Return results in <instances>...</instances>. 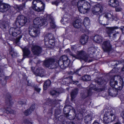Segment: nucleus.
<instances>
[{
    "label": "nucleus",
    "instance_id": "7",
    "mask_svg": "<svg viewBox=\"0 0 124 124\" xmlns=\"http://www.w3.org/2000/svg\"><path fill=\"white\" fill-rule=\"evenodd\" d=\"M46 23L45 19L43 20L42 17H37L34 19L33 21L34 26L38 28L45 25Z\"/></svg>",
    "mask_w": 124,
    "mask_h": 124
},
{
    "label": "nucleus",
    "instance_id": "19",
    "mask_svg": "<svg viewBox=\"0 0 124 124\" xmlns=\"http://www.w3.org/2000/svg\"><path fill=\"white\" fill-rule=\"evenodd\" d=\"M46 20H47V23H50V26L52 28H55V25L54 21V19L52 17L50 16H47Z\"/></svg>",
    "mask_w": 124,
    "mask_h": 124
},
{
    "label": "nucleus",
    "instance_id": "33",
    "mask_svg": "<svg viewBox=\"0 0 124 124\" xmlns=\"http://www.w3.org/2000/svg\"><path fill=\"white\" fill-rule=\"evenodd\" d=\"M82 25L81 23L79 20H76L73 23V25L75 28H80Z\"/></svg>",
    "mask_w": 124,
    "mask_h": 124
},
{
    "label": "nucleus",
    "instance_id": "16",
    "mask_svg": "<svg viewBox=\"0 0 124 124\" xmlns=\"http://www.w3.org/2000/svg\"><path fill=\"white\" fill-rule=\"evenodd\" d=\"M4 112L6 113L7 114L10 113L11 114H15L16 113L15 111L12 110L10 108H7L5 110L4 109H0V115H2V114Z\"/></svg>",
    "mask_w": 124,
    "mask_h": 124
},
{
    "label": "nucleus",
    "instance_id": "35",
    "mask_svg": "<svg viewBox=\"0 0 124 124\" xmlns=\"http://www.w3.org/2000/svg\"><path fill=\"white\" fill-rule=\"evenodd\" d=\"M93 82L97 83L99 85H102L103 84H105L106 83V82L101 78H99L97 80H94Z\"/></svg>",
    "mask_w": 124,
    "mask_h": 124
},
{
    "label": "nucleus",
    "instance_id": "49",
    "mask_svg": "<svg viewBox=\"0 0 124 124\" xmlns=\"http://www.w3.org/2000/svg\"><path fill=\"white\" fill-rule=\"evenodd\" d=\"M124 62V61H116L115 62H116L115 63V64L114 65V66H116L117 65H118L119 64H121L122 63V64H123V62Z\"/></svg>",
    "mask_w": 124,
    "mask_h": 124
},
{
    "label": "nucleus",
    "instance_id": "5",
    "mask_svg": "<svg viewBox=\"0 0 124 124\" xmlns=\"http://www.w3.org/2000/svg\"><path fill=\"white\" fill-rule=\"evenodd\" d=\"M103 10L102 6L100 4L96 5L93 6L92 8V12L93 14L96 15H99L98 20H99L101 16L100 14L102 12Z\"/></svg>",
    "mask_w": 124,
    "mask_h": 124
},
{
    "label": "nucleus",
    "instance_id": "31",
    "mask_svg": "<svg viewBox=\"0 0 124 124\" xmlns=\"http://www.w3.org/2000/svg\"><path fill=\"white\" fill-rule=\"evenodd\" d=\"M59 100H56V99L50 100L49 101L50 104H49V105L53 107H55L57 104L59 103Z\"/></svg>",
    "mask_w": 124,
    "mask_h": 124
},
{
    "label": "nucleus",
    "instance_id": "32",
    "mask_svg": "<svg viewBox=\"0 0 124 124\" xmlns=\"http://www.w3.org/2000/svg\"><path fill=\"white\" fill-rule=\"evenodd\" d=\"M6 103L8 106H11L13 104L11 96L9 94H8L6 98Z\"/></svg>",
    "mask_w": 124,
    "mask_h": 124
},
{
    "label": "nucleus",
    "instance_id": "36",
    "mask_svg": "<svg viewBox=\"0 0 124 124\" xmlns=\"http://www.w3.org/2000/svg\"><path fill=\"white\" fill-rule=\"evenodd\" d=\"M73 113L70 115L68 114L65 116L68 119L70 120H73L74 119L75 117V114L74 111H73Z\"/></svg>",
    "mask_w": 124,
    "mask_h": 124
},
{
    "label": "nucleus",
    "instance_id": "14",
    "mask_svg": "<svg viewBox=\"0 0 124 124\" xmlns=\"http://www.w3.org/2000/svg\"><path fill=\"white\" fill-rule=\"evenodd\" d=\"M23 52V58L28 57L31 52L29 48L26 47L22 49Z\"/></svg>",
    "mask_w": 124,
    "mask_h": 124
},
{
    "label": "nucleus",
    "instance_id": "34",
    "mask_svg": "<svg viewBox=\"0 0 124 124\" xmlns=\"http://www.w3.org/2000/svg\"><path fill=\"white\" fill-rule=\"evenodd\" d=\"M8 25L9 24L8 22L3 21L1 23L0 26L1 28L5 29L8 27Z\"/></svg>",
    "mask_w": 124,
    "mask_h": 124
},
{
    "label": "nucleus",
    "instance_id": "41",
    "mask_svg": "<svg viewBox=\"0 0 124 124\" xmlns=\"http://www.w3.org/2000/svg\"><path fill=\"white\" fill-rule=\"evenodd\" d=\"M82 79L84 81H89L91 79V77L90 76L87 75H85L82 77Z\"/></svg>",
    "mask_w": 124,
    "mask_h": 124
},
{
    "label": "nucleus",
    "instance_id": "12",
    "mask_svg": "<svg viewBox=\"0 0 124 124\" xmlns=\"http://www.w3.org/2000/svg\"><path fill=\"white\" fill-rule=\"evenodd\" d=\"M102 48L104 51L109 52L111 49V45L109 40L104 41L102 45Z\"/></svg>",
    "mask_w": 124,
    "mask_h": 124
},
{
    "label": "nucleus",
    "instance_id": "24",
    "mask_svg": "<svg viewBox=\"0 0 124 124\" xmlns=\"http://www.w3.org/2000/svg\"><path fill=\"white\" fill-rule=\"evenodd\" d=\"M96 51V49L93 47H91L88 48V52L90 57H93V55L95 54Z\"/></svg>",
    "mask_w": 124,
    "mask_h": 124
},
{
    "label": "nucleus",
    "instance_id": "27",
    "mask_svg": "<svg viewBox=\"0 0 124 124\" xmlns=\"http://www.w3.org/2000/svg\"><path fill=\"white\" fill-rule=\"evenodd\" d=\"M118 76H115L114 77H112L110 81V85L112 87L115 88V85L117 84V80H115V78H117Z\"/></svg>",
    "mask_w": 124,
    "mask_h": 124
},
{
    "label": "nucleus",
    "instance_id": "28",
    "mask_svg": "<svg viewBox=\"0 0 124 124\" xmlns=\"http://www.w3.org/2000/svg\"><path fill=\"white\" fill-rule=\"evenodd\" d=\"M78 89L75 88L72 90L71 93V100L73 101L74 98L76 97L78 93Z\"/></svg>",
    "mask_w": 124,
    "mask_h": 124
},
{
    "label": "nucleus",
    "instance_id": "40",
    "mask_svg": "<svg viewBox=\"0 0 124 124\" xmlns=\"http://www.w3.org/2000/svg\"><path fill=\"white\" fill-rule=\"evenodd\" d=\"M70 63V60H68L63 62V65L62 66V69H64L66 67H68Z\"/></svg>",
    "mask_w": 124,
    "mask_h": 124
},
{
    "label": "nucleus",
    "instance_id": "26",
    "mask_svg": "<svg viewBox=\"0 0 124 124\" xmlns=\"http://www.w3.org/2000/svg\"><path fill=\"white\" fill-rule=\"evenodd\" d=\"M108 113L106 112L105 114L103 117V123L105 124H108L111 122V119L108 115H107Z\"/></svg>",
    "mask_w": 124,
    "mask_h": 124
},
{
    "label": "nucleus",
    "instance_id": "25",
    "mask_svg": "<svg viewBox=\"0 0 124 124\" xmlns=\"http://www.w3.org/2000/svg\"><path fill=\"white\" fill-rule=\"evenodd\" d=\"M88 39V36L85 34L82 35L80 39L81 43L84 45L87 42Z\"/></svg>",
    "mask_w": 124,
    "mask_h": 124
},
{
    "label": "nucleus",
    "instance_id": "1",
    "mask_svg": "<svg viewBox=\"0 0 124 124\" xmlns=\"http://www.w3.org/2000/svg\"><path fill=\"white\" fill-rule=\"evenodd\" d=\"M77 5L79 12L80 13L83 14L87 13L91 7L89 3L83 0L78 1Z\"/></svg>",
    "mask_w": 124,
    "mask_h": 124
},
{
    "label": "nucleus",
    "instance_id": "13",
    "mask_svg": "<svg viewBox=\"0 0 124 124\" xmlns=\"http://www.w3.org/2000/svg\"><path fill=\"white\" fill-rule=\"evenodd\" d=\"M119 28L118 26H114L110 27H106V31L107 33L110 37H111V34L113 33L115 30L118 29Z\"/></svg>",
    "mask_w": 124,
    "mask_h": 124
},
{
    "label": "nucleus",
    "instance_id": "21",
    "mask_svg": "<svg viewBox=\"0 0 124 124\" xmlns=\"http://www.w3.org/2000/svg\"><path fill=\"white\" fill-rule=\"evenodd\" d=\"M70 110H72V111H74V109L70 105H66L64 107L63 109V111L65 114V116L68 114Z\"/></svg>",
    "mask_w": 124,
    "mask_h": 124
},
{
    "label": "nucleus",
    "instance_id": "39",
    "mask_svg": "<svg viewBox=\"0 0 124 124\" xmlns=\"http://www.w3.org/2000/svg\"><path fill=\"white\" fill-rule=\"evenodd\" d=\"M92 117L89 115L85 116L84 117V121L86 123H88L92 120Z\"/></svg>",
    "mask_w": 124,
    "mask_h": 124
},
{
    "label": "nucleus",
    "instance_id": "17",
    "mask_svg": "<svg viewBox=\"0 0 124 124\" xmlns=\"http://www.w3.org/2000/svg\"><path fill=\"white\" fill-rule=\"evenodd\" d=\"M109 94L112 97L116 96L118 94L117 90L115 88H110L108 90Z\"/></svg>",
    "mask_w": 124,
    "mask_h": 124
},
{
    "label": "nucleus",
    "instance_id": "8",
    "mask_svg": "<svg viewBox=\"0 0 124 124\" xmlns=\"http://www.w3.org/2000/svg\"><path fill=\"white\" fill-rule=\"evenodd\" d=\"M31 49L34 55L37 56H39L42 51V47L36 45H32L31 48Z\"/></svg>",
    "mask_w": 124,
    "mask_h": 124
},
{
    "label": "nucleus",
    "instance_id": "58",
    "mask_svg": "<svg viewBox=\"0 0 124 124\" xmlns=\"http://www.w3.org/2000/svg\"><path fill=\"white\" fill-rule=\"evenodd\" d=\"M24 122L25 124H32L30 122L29 120H25Z\"/></svg>",
    "mask_w": 124,
    "mask_h": 124
},
{
    "label": "nucleus",
    "instance_id": "48",
    "mask_svg": "<svg viewBox=\"0 0 124 124\" xmlns=\"http://www.w3.org/2000/svg\"><path fill=\"white\" fill-rule=\"evenodd\" d=\"M47 37H45L44 40H45L46 39H47V38L48 39L50 40L52 39L53 38V36L51 33H49L48 34Z\"/></svg>",
    "mask_w": 124,
    "mask_h": 124
},
{
    "label": "nucleus",
    "instance_id": "60",
    "mask_svg": "<svg viewBox=\"0 0 124 124\" xmlns=\"http://www.w3.org/2000/svg\"><path fill=\"white\" fill-rule=\"evenodd\" d=\"M58 3L59 2L58 0H56L55 1L52 2V4H55L56 6H57L58 5Z\"/></svg>",
    "mask_w": 124,
    "mask_h": 124
},
{
    "label": "nucleus",
    "instance_id": "22",
    "mask_svg": "<svg viewBox=\"0 0 124 124\" xmlns=\"http://www.w3.org/2000/svg\"><path fill=\"white\" fill-rule=\"evenodd\" d=\"M120 81L118 85L116 84L115 86V88L117 90H121L124 85V82L123 81V79H120Z\"/></svg>",
    "mask_w": 124,
    "mask_h": 124
},
{
    "label": "nucleus",
    "instance_id": "50",
    "mask_svg": "<svg viewBox=\"0 0 124 124\" xmlns=\"http://www.w3.org/2000/svg\"><path fill=\"white\" fill-rule=\"evenodd\" d=\"M26 100H24L23 101H19L18 102V103L19 104L22 105L26 104Z\"/></svg>",
    "mask_w": 124,
    "mask_h": 124
},
{
    "label": "nucleus",
    "instance_id": "47",
    "mask_svg": "<svg viewBox=\"0 0 124 124\" xmlns=\"http://www.w3.org/2000/svg\"><path fill=\"white\" fill-rule=\"evenodd\" d=\"M32 112L29 108L25 110L24 112V114L26 116H27L30 114Z\"/></svg>",
    "mask_w": 124,
    "mask_h": 124
},
{
    "label": "nucleus",
    "instance_id": "42",
    "mask_svg": "<svg viewBox=\"0 0 124 124\" xmlns=\"http://www.w3.org/2000/svg\"><path fill=\"white\" fill-rule=\"evenodd\" d=\"M90 22V20L88 17H86L84 19V24L85 26H86L89 25Z\"/></svg>",
    "mask_w": 124,
    "mask_h": 124
},
{
    "label": "nucleus",
    "instance_id": "63",
    "mask_svg": "<svg viewBox=\"0 0 124 124\" xmlns=\"http://www.w3.org/2000/svg\"><path fill=\"white\" fill-rule=\"evenodd\" d=\"M72 83L76 85L79 83L78 81H73L72 79Z\"/></svg>",
    "mask_w": 124,
    "mask_h": 124
},
{
    "label": "nucleus",
    "instance_id": "56",
    "mask_svg": "<svg viewBox=\"0 0 124 124\" xmlns=\"http://www.w3.org/2000/svg\"><path fill=\"white\" fill-rule=\"evenodd\" d=\"M115 9L116 11L119 12L122 10V9L120 7H117Z\"/></svg>",
    "mask_w": 124,
    "mask_h": 124
},
{
    "label": "nucleus",
    "instance_id": "18",
    "mask_svg": "<svg viewBox=\"0 0 124 124\" xmlns=\"http://www.w3.org/2000/svg\"><path fill=\"white\" fill-rule=\"evenodd\" d=\"M108 114L109 116L110 117V119L111 121L114 120L115 119L116 116V112L115 110H113L109 111L108 112Z\"/></svg>",
    "mask_w": 124,
    "mask_h": 124
},
{
    "label": "nucleus",
    "instance_id": "54",
    "mask_svg": "<svg viewBox=\"0 0 124 124\" xmlns=\"http://www.w3.org/2000/svg\"><path fill=\"white\" fill-rule=\"evenodd\" d=\"M35 104H32L31 106L30 107V108H29L30 110L32 112L35 109Z\"/></svg>",
    "mask_w": 124,
    "mask_h": 124
},
{
    "label": "nucleus",
    "instance_id": "10",
    "mask_svg": "<svg viewBox=\"0 0 124 124\" xmlns=\"http://www.w3.org/2000/svg\"><path fill=\"white\" fill-rule=\"evenodd\" d=\"M21 31L20 28L17 27L16 28H12L9 30V33L10 35L13 36H16L20 34Z\"/></svg>",
    "mask_w": 124,
    "mask_h": 124
},
{
    "label": "nucleus",
    "instance_id": "3",
    "mask_svg": "<svg viewBox=\"0 0 124 124\" xmlns=\"http://www.w3.org/2000/svg\"><path fill=\"white\" fill-rule=\"evenodd\" d=\"M54 59L50 58L46 60L44 62L43 64L46 67L50 69H54L56 71L59 72L60 71V67L57 66L55 62H54Z\"/></svg>",
    "mask_w": 124,
    "mask_h": 124
},
{
    "label": "nucleus",
    "instance_id": "59",
    "mask_svg": "<svg viewBox=\"0 0 124 124\" xmlns=\"http://www.w3.org/2000/svg\"><path fill=\"white\" fill-rule=\"evenodd\" d=\"M117 35H119V32L118 31L116 33H114L113 34L112 37L114 38H116L117 36Z\"/></svg>",
    "mask_w": 124,
    "mask_h": 124
},
{
    "label": "nucleus",
    "instance_id": "53",
    "mask_svg": "<svg viewBox=\"0 0 124 124\" xmlns=\"http://www.w3.org/2000/svg\"><path fill=\"white\" fill-rule=\"evenodd\" d=\"M10 54L11 56L14 57L16 56L17 55L16 53L13 50H12L10 52Z\"/></svg>",
    "mask_w": 124,
    "mask_h": 124
},
{
    "label": "nucleus",
    "instance_id": "15",
    "mask_svg": "<svg viewBox=\"0 0 124 124\" xmlns=\"http://www.w3.org/2000/svg\"><path fill=\"white\" fill-rule=\"evenodd\" d=\"M10 6L8 4L1 3L0 5V12H4L7 11L10 8Z\"/></svg>",
    "mask_w": 124,
    "mask_h": 124
},
{
    "label": "nucleus",
    "instance_id": "45",
    "mask_svg": "<svg viewBox=\"0 0 124 124\" xmlns=\"http://www.w3.org/2000/svg\"><path fill=\"white\" fill-rule=\"evenodd\" d=\"M60 59L63 62H65L68 60H69L68 57L67 56L65 55H63L61 57Z\"/></svg>",
    "mask_w": 124,
    "mask_h": 124
},
{
    "label": "nucleus",
    "instance_id": "64",
    "mask_svg": "<svg viewBox=\"0 0 124 124\" xmlns=\"http://www.w3.org/2000/svg\"><path fill=\"white\" fill-rule=\"evenodd\" d=\"M82 67H81L79 69H78L76 70L75 71V73H76V74H78V71Z\"/></svg>",
    "mask_w": 124,
    "mask_h": 124
},
{
    "label": "nucleus",
    "instance_id": "2",
    "mask_svg": "<svg viewBox=\"0 0 124 124\" xmlns=\"http://www.w3.org/2000/svg\"><path fill=\"white\" fill-rule=\"evenodd\" d=\"M65 51L66 53H68L70 55L76 59L83 60L85 62H86L89 59V57L86 55V53L83 51H78L76 55L73 54L70 51L69 49L65 50Z\"/></svg>",
    "mask_w": 124,
    "mask_h": 124
},
{
    "label": "nucleus",
    "instance_id": "51",
    "mask_svg": "<svg viewBox=\"0 0 124 124\" xmlns=\"http://www.w3.org/2000/svg\"><path fill=\"white\" fill-rule=\"evenodd\" d=\"M50 94L51 95L53 96L57 94H58V92L55 90H53L50 92Z\"/></svg>",
    "mask_w": 124,
    "mask_h": 124
},
{
    "label": "nucleus",
    "instance_id": "44",
    "mask_svg": "<svg viewBox=\"0 0 124 124\" xmlns=\"http://www.w3.org/2000/svg\"><path fill=\"white\" fill-rule=\"evenodd\" d=\"M104 16L107 18L109 19L111 18L112 16L110 13H107L104 14Z\"/></svg>",
    "mask_w": 124,
    "mask_h": 124
},
{
    "label": "nucleus",
    "instance_id": "52",
    "mask_svg": "<svg viewBox=\"0 0 124 124\" xmlns=\"http://www.w3.org/2000/svg\"><path fill=\"white\" fill-rule=\"evenodd\" d=\"M54 41L53 40V38L51 40L49 39L48 41V43L51 45L53 46L54 45Z\"/></svg>",
    "mask_w": 124,
    "mask_h": 124
},
{
    "label": "nucleus",
    "instance_id": "38",
    "mask_svg": "<svg viewBox=\"0 0 124 124\" xmlns=\"http://www.w3.org/2000/svg\"><path fill=\"white\" fill-rule=\"evenodd\" d=\"M51 83V82L49 80H47L45 82L43 86L44 90H46L47 88L50 85Z\"/></svg>",
    "mask_w": 124,
    "mask_h": 124
},
{
    "label": "nucleus",
    "instance_id": "20",
    "mask_svg": "<svg viewBox=\"0 0 124 124\" xmlns=\"http://www.w3.org/2000/svg\"><path fill=\"white\" fill-rule=\"evenodd\" d=\"M44 70L41 68L39 67L36 70L35 74L36 76L42 77L44 76Z\"/></svg>",
    "mask_w": 124,
    "mask_h": 124
},
{
    "label": "nucleus",
    "instance_id": "55",
    "mask_svg": "<svg viewBox=\"0 0 124 124\" xmlns=\"http://www.w3.org/2000/svg\"><path fill=\"white\" fill-rule=\"evenodd\" d=\"M119 98L121 100L124 101V94H122L120 95L119 96Z\"/></svg>",
    "mask_w": 124,
    "mask_h": 124
},
{
    "label": "nucleus",
    "instance_id": "11",
    "mask_svg": "<svg viewBox=\"0 0 124 124\" xmlns=\"http://www.w3.org/2000/svg\"><path fill=\"white\" fill-rule=\"evenodd\" d=\"M7 78L5 76L3 70L0 68V81L2 85L4 86L6 85Z\"/></svg>",
    "mask_w": 124,
    "mask_h": 124
},
{
    "label": "nucleus",
    "instance_id": "57",
    "mask_svg": "<svg viewBox=\"0 0 124 124\" xmlns=\"http://www.w3.org/2000/svg\"><path fill=\"white\" fill-rule=\"evenodd\" d=\"M119 28L121 30L122 33L124 34V26H121Z\"/></svg>",
    "mask_w": 124,
    "mask_h": 124
},
{
    "label": "nucleus",
    "instance_id": "46",
    "mask_svg": "<svg viewBox=\"0 0 124 124\" xmlns=\"http://www.w3.org/2000/svg\"><path fill=\"white\" fill-rule=\"evenodd\" d=\"M61 22L62 23L64 24L67 23L68 22V19L64 17L62 19Z\"/></svg>",
    "mask_w": 124,
    "mask_h": 124
},
{
    "label": "nucleus",
    "instance_id": "61",
    "mask_svg": "<svg viewBox=\"0 0 124 124\" xmlns=\"http://www.w3.org/2000/svg\"><path fill=\"white\" fill-rule=\"evenodd\" d=\"M35 91H37L38 92H39L41 90V89L37 87H35Z\"/></svg>",
    "mask_w": 124,
    "mask_h": 124
},
{
    "label": "nucleus",
    "instance_id": "37",
    "mask_svg": "<svg viewBox=\"0 0 124 124\" xmlns=\"http://www.w3.org/2000/svg\"><path fill=\"white\" fill-rule=\"evenodd\" d=\"M63 62L60 58L59 60L58 61H54L53 63L54 64V62H55V63H56L57 66H59L62 69L61 67L62 65H63Z\"/></svg>",
    "mask_w": 124,
    "mask_h": 124
},
{
    "label": "nucleus",
    "instance_id": "43",
    "mask_svg": "<svg viewBox=\"0 0 124 124\" xmlns=\"http://www.w3.org/2000/svg\"><path fill=\"white\" fill-rule=\"evenodd\" d=\"M22 37V36L20 35L16 39L14 40V43L16 45H18L20 44V39Z\"/></svg>",
    "mask_w": 124,
    "mask_h": 124
},
{
    "label": "nucleus",
    "instance_id": "62",
    "mask_svg": "<svg viewBox=\"0 0 124 124\" xmlns=\"http://www.w3.org/2000/svg\"><path fill=\"white\" fill-rule=\"evenodd\" d=\"M121 115L122 118L124 119V110L121 112Z\"/></svg>",
    "mask_w": 124,
    "mask_h": 124
},
{
    "label": "nucleus",
    "instance_id": "29",
    "mask_svg": "<svg viewBox=\"0 0 124 124\" xmlns=\"http://www.w3.org/2000/svg\"><path fill=\"white\" fill-rule=\"evenodd\" d=\"M102 38L100 35H95L93 38V40L96 42L99 43L102 41Z\"/></svg>",
    "mask_w": 124,
    "mask_h": 124
},
{
    "label": "nucleus",
    "instance_id": "4",
    "mask_svg": "<svg viewBox=\"0 0 124 124\" xmlns=\"http://www.w3.org/2000/svg\"><path fill=\"white\" fill-rule=\"evenodd\" d=\"M92 85H90V88L89 89L87 90L86 91H84L81 93V96L82 99H84L88 96L91 95L92 93V89L98 92L104 90V88H99L96 87H93L91 86Z\"/></svg>",
    "mask_w": 124,
    "mask_h": 124
},
{
    "label": "nucleus",
    "instance_id": "23",
    "mask_svg": "<svg viewBox=\"0 0 124 124\" xmlns=\"http://www.w3.org/2000/svg\"><path fill=\"white\" fill-rule=\"evenodd\" d=\"M109 5L113 7H116L119 5V2L117 0H110L108 2Z\"/></svg>",
    "mask_w": 124,
    "mask_h": 124
},
{
    "label": "nucleus",
    "instance_id": "30",
    "mask_svg": "<svg viewBox=\"0 0 124 124\" xmlns=\"http://www.w3.org/2000/svg\"><path fill=\"white\" fill-rule=\"evenodd\" d=\"M25 3L19 5H15L14 7V8L17 11L22 10L25 8Z\"/></svg>",
    "mask_w": 124,
    "mask_h": 124
},
{
    "label": "nucleus",
    "instance_id": "6",
    "mask_svg": "<svg viewBox=\"0 0 124 124\" xmlns=\"http://www.w3.org/2000/svg\"><path fill=\"white\" fill-rule=\"evenodd\" d=\"M27 19L24 16L21 15L17 17L16 24L17 26L20 27L24 25L27 22Z\"/></svg>",
    "mask_w": 124,
    "mask_h": 124
},
{
    "label": "nucleus",
    "instance_id": "9",
    "mask_svg": "<svg viewBox=\"0 0 124 124\" xmlns=\"http://www.w3.org/2000/svg\"><path fill=\"white\" fill-rule=\"evenodd\" d=\"M33 26H30L29 29L30 35L32 37H37L39 33L38 27H35Z\"/></svg>",
    "mask_w": 124,
    "mask_h": 124
}]
</instances>
